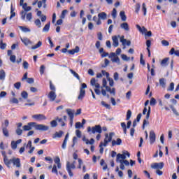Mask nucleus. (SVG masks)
<instances>
[{
  "mask_svg": "<svg viewBox=\"0 0 179 179\" xmlns=\"http://www.w3.org/2000/svg\"><path fill=\"white\" fill-rule=\"evenodd\" d=\"M90 85L91 86H93V87H95L94 90L96 94L98 96H100V94H102L104 96H107V92H106V90H104V87H107V80L106 78H103L101 87H100V84L97 83L95 78L91 80Z\"/></svg>",
  "mask_w": 179,
  "mask_h": 179,
  "instance_id": "nucleus-1",
  "label": "nucleus"
},
{
  "mask_svg": "<svg viewBox=\"0 0 179 179\" xmlns=\"http://www.w3.org/2000/svg\"><path fill=\"white\" fill-rule=\"evenodd\" d=\"M129 157L131 155L128 151H123L122 154H117L116 156V162L117 163H120V170H125V166H129V162L125 159Z\"/></svg>",
  "mask_w": 179,
  "mask_h": 179,
  "instance_id": "nucleus-2",
  "label": "nucleus"
},
{
  "mask_svg": "<svg viewBox=\"0 0 179 179\" xmlns=\"http://www.w3.org/2000/svg\"><path fill=\"white\" fill-rule=\"evenodd\" d=\"M24 131H31L34 128L36 131H48L50 127L44 124H38L34 122H29L27 125L23 126Z\"/></svg>",
  "mask_w": 179,
  "mask_h": 179,
  "instance_id": "nucleus-3",
  "label": "nucleus"
},
{
  "mask_svg": "<svg viewBox=\"0 0 179 179\" xmlns=\"http://www.w3.org/2000/svg\"><path fill=\"white\" fill-rule=\"evenodd\" d=\"M87 131L90 135H92V134H101V132H103V129H101V126H100V124L95 125L92 127H88Z\"/></svg>",
  "mask_w": 179,
  "mask_h": 179,
  "instance_id": "nucleus-4",
  "label": "nucleus"
},
{
  "mask_svg": "<svg viewBox=\"0 0 179 179\" xmlns=\"http://www.w3.org/2000/svg\"><path fill=\"white\" fill-rule=\"evenodd\" d=\"M66 169L67 173H69V176L73 177L72 169L75 170V169H76V166H75L73 164H71L69 162H67L66 164Z\"/></svg>",
  "mask_w": 179,
  "mask_h": 179,
  "instance_id": "nucleus-5",
  "label": "nucleus"
},
{
  "mask_svg": "<svg viewBox=\"0 0 179 179\" xmlns=\"http://www.w3.org/2000/svg\"><path fill=\"white\" fill-rule=\"evenodd\" d=\"M115 134L113 132H110L108 134H105V139L103 141V146L106 147L108 144V143L111 142L113 141V136H114Z\"/></svg>",
  "mask_w": 179,
  "mask_h": 179,
  "instance_id": "nucleus-6",
  "label": "nucleus"
},
{
  "mask_svg": "<svg viewBox=\"0 0 179 179\" xmlns=\"http://www.w3.org/2000/svg\"><path fill=\"white\" fill-rule=\"evenodd\" d=\"M163 167H164V163L163 162H156L151 165V169H154L155 170H162Z\"/></svg>",
  "mask_w": 179,
  "mask_h": 179,
  "instance_id": "nucleus-7",
  "label": "nucleus"
},
{
  "mask_svg": "<svg viewBox=\"0 0 179 179\" xmlns=\"http://www.w3.org/2000/svg\"><path fill=\"white\" fill-rule=\"evenodd\" d=\"M118 38H120V41H121V36L117 35V36H112L113 45L115 48H117L118 47V45H120V43L118 42Z\"/></svg>",
  "mask_w": 179,
  "mask_h": 179,
  "instance_id": "nucleus-8",
  "label": "nucleus"
},
{
  "mask_svg": "<svg viewBox=\"0 0 179 179\" xmlns=\"http://www.w3.org/2000/svg\"><path fill=\"white\" fill-rule=\"evenodd\" d=\"M32 118H34V120H36V121H44L47 120V117H45V115L43 114L34 115H32Z\"/></svg>",
  "mask_w": 179,
  "mask_h": 179,
  "instance_id": "nucleus-9",
  "label": "nucleus"
},
{
  "mask_svg": "<svg viewBox=\"0 0 179 179\" xmlns=\"http://www.w3.org/2000/svg\"><path fill=\"white\" fill-rule=\"evenodd\" d=\"M156 142V134L154 131H150V145H153L154 143Z\"/></svg>",
  "mask_w": 179,
  "mask_h": 179,
  "instance_id": "nucleus-10",
  "label": "nucleus"
},
{
  "mask_svg": "<svg viewBox=\"0 0 179 179\" xmlns=\"http://www.w3.org/2000/svg\"><path fill=\"white\" fill-rule=\"evenodd\" d=\"M48 98L50 101H55V99H57V94L54 91H50L48 94Z\"/></svg>",
  "mask_w": 179,
  "mask_h": 179,
  "instance_id": "nucleus-11",
  "label": "nucleus"
},
{
  "mask_svg": "<svg viewBox=\"0 0 179 179\" xmlns=\"http://www.w3.org/2000/svg\"><path fill=\"white\" fill-rule=\"evenodd\" d=\"M11 163H13V166H15L17 168L21 167V166H22L20 164V158L11 159Z\"/></svg>",
  "mask_w": 179,
  "mask_h": 179,
  "instance_id": "nucleus-12",
  "label": "nucleus"
},
{
  "mask_svg": "<svg viewBox=\"0 0 179 179\" xmlns=\"http://www.w3.org/2000/svg\"><path fill=\"white\" fill-rule=\"evenodd\" d=\"M21 41L24 44V45H28L29 44H33V42L30 41L28 38H20Z\"/></svg>",
  "mask_w": 179,
  "mask_h": 179,
  "instance_id": "nucleus-13",
  "label": "nucleus"
},
{
  "mask_svg": "<svg viewBox=\"0 0 179 179\" xmlns=\"http://www.w3.org/2000/svg\"><path fill=\"white\" fill-rule=\"evenodd\" d=\"M86 96V91L85 90L80 89V94L78 96V100H83V98Z\"/></svg>",
  "mask_w": 179,
  "mask_h": 179,
  "instance_id": "nucleus-14",
  "label": "nucleus"
},
{
  "mask_svg": "<svg viewBox=\"0 0 179 179\" xmlns=\"http://www.w3.org/2000/svg\"><path fill=\"white\" fill-rule=\"evenodd\" d=\"M120 27L125 31H129V25L127 22L122 23Z\"/></svg>",
  "mask_w": 179,
  "mask_h": 179,
  "instance_id": "nucleus-15",
  "label": "nucleus"
},
{
  "mask_svg": "<svg viewBox=\"0 0 179 179\" xmlns=\"http://www.w3.org/2000/svg\"><path fill=\"white\" fill-rule=\"evenodd\" d=\"M170 55H176L179 57V50H176L174 48H172L169 52Z\"/></svg>",
  "mask_w": 179,
  "mask_h": 179,
  "instance_id": "nucleus-16",
  "label": "nucleus"
},
{
  "mask_svg": "<svg viewBox=\"0 0 179 179\" xmlns=\"http://www.w3.org/2000/svg\"><path fill=\"white\" fill-rule=\"evenodd\" d=\"M55 164L57 166V169H60L62 167V165L61 164V159H59V157H56L54 160Z\"/></svg>",
  "mask_w": 179,
  "mask_h": 179,
  "instance_id": "nucleus-17",
  "label": "nucleus"
},
{
  "mask_svg": "<svg viewBox=\"0 0 179 179\" xmlns=\"http://www.w3.org/2000/svg\"><path fill=\"white\" fill-rule=\"evenodd\" d=\"M106 92H108L110 94H113V96H115V88H110L108 86L105 87Z\"/></svg>",
  "mask_w": 179,
  "mask_h": 179,
  "instance_id": "nucleus-18",
  "label": "nucleus"
},
{
  "mask_svg": "<svg viewBox=\"0 0 179 179\" xmlns=\"http://www.w3.org/2000/svg\"><path fill=\"white\" fill-rule=\"evenodd\" d=\"M66 113L68 114V115H69V118L71 119V118H73V114H74V113H75V110H72V109H71V108H68V109H66Z\"/></svg>",
  "mask_w": 179,
  "mask_h": 179,
  "instance_id": "nucleus-19",
  "label": "nucleus"
},
{
  "mask_svg": "<svg viewBox=\"0 0 179 179\" xmlns=\"http://www.w3.org/2000/svg\"><path fill=\"white\" fill-rule=\"evenodd\" d=\"M62 135H64V131H59V132L55 133L52 138L53 139H56V138H62Z\"/></svg>",
  "mask_w": 179,
  "mask_h": 179,
  "instance_id": "nucleus-20",
  "label": "nucleus"
},
{
  "mask_svg": "<svg viewBox=\"0 0 179 179\" xmlns=\"http://www.w3.org/2000/svg\"><path fill=\"white\" fill-rule=\"evenodd\" d=\"M16 16V13H15V8H13V4L10 5V20L13 19V17H15Z\"/></svg>",
  "mask_w": 179,
  "mask_h": 179,
  "instance_id": "nucleus-21",
  "label": "nucleus"
},
{
  "mask_svg": "<svg viewBox=\"0 0 179 179\" xmlns=\"http://www.w3.org/2000/svg\"><path fill=\"white\" fill-rule=\"evenodd\" d=\"M98 17L99 19H101L102 20H106V19H107V13H106L105 12H102L101 13L98 14Z\"/></svg>",
  "mask_w": 179,
  "mask_h": 179,
  "instance_id": "nucleus-22",
  "label": "nucleus"
},
{
  "mask_svg": "<svg viewBox=\"0 0 179 179\" xmlns=\"http://www.w3.org/2000/svg\"><path fill=\"white\" fill-rule=\"evenodd\" d=\"M121 143H122V140H121V138H117V141H112V146H115V145L120 146Z\"/></svg>",
  "mask_w": 179,
  "mask_h": 179,
  "instance_id": "nucleus-23",
  "label": "nucleus"
},
{
  "mask_svg": "<svg viewBox=\"0 0 179 179\" xmlns=\"http://www.w3.org/2000/svg\"><path fill=\"white\" fill-rule=\"evenodd\" d=\"M170 58L166 57L161 62L162 66H167L169 65L168 62Z\"/></svg>",
  "mask_w": 179,
  "mask_h": 179,
  "instance_id": "nucleus-24",
  "label": "nucleus"
},
{
  "mask_svg": "<svg viewBox=\"0 0 179 179\" xmlns=\"http://www.w3.org/2000/svg\"><path fill=\"white\" fill-rule=\"evenodd\" d=\"M3 162L6 166H7V167H10V163H12V159H8V157H5L3 158Z\"/></svg>",
  "mask_w": 179,
  "mask_h": 179,
  "instance_id": "nucleus-25",
  "label": "nucleus"
},
{
  "mask_svg": "<svg viewBox=\"0 0 179 179\" xmlns=\"http://www.w3.org/2000/svg\"><path fill=\"white\" fill-rule=\"evenodd\" d=\"M41 45H43V42H41V41H38V43L33 45L31 49L32 50H37V48H40V47H41Z\"/></svg>",
  "mask_w": 179,
  "mask_h": 179,
  "instance_id": "nucleus-26",
  "label": "nucleus"
},
{
  "mask_svg": "<svg viewBox=\"0 0 179 179\" xmlns=\"http://www.w3.org/2000/svg\"><path fill=\"white\" fill-rule=\"evenodd\" d=\"M19 29H20L23 33H30V31H31L30 29L23 26H20Z\"/></svg>",
  "mask_w": 179,
  "mask_h": 179,
  "instance_id": "nucleus-27",
  "label": "nucleus"
},
{
  "mask_svg": "<svg viewBox=\"0 0 179 179\" xmlns=\"http://www.w3.org/2000/svg\"><path fill=\"white\" fill-rule=\"evenodd\" d=\"M70 72L73 76L74 78H76L78 80H80V77L79 76V74H78V73H76L75 71L72 69H70Z\"/></svg>",
  "mask_w": 179,
  "mask_h": 179,
  "instance_id": "nucleus-28",
  "label": "nucleus"
},
{
  "mask_svg": "<svg viewBox=\"0 0 179 179\" xmlns=\"http://www.w3.org/2000/svg\"><path fill=\"white\" fill-rule=\"evenodd\" d=\"M22 9H24V10L25 12H30V10H31V6H27V3H24L22 7Z\"/></svg>",
  "mask_w": 179,
  "mask_h": 179,
  "instance_id": "nucleus-29",
  "label": "nucleus"
},
{
  "mask_svg": "<svg viewBox=\"0 0 179 179\" xmlns=\"http://www.w3.org/2000/svg\"><path fill=\"white\" fill-rule=\"evenodd\" d=\"M120 16L121 20H122V22L127 21V15H125V12L124 11H121L120 13Z\"/></svg>",
  "mask_w": 179,
  "mask_h": 179,
  "instance_id": "nucleus-30",
  "label": "nucleus"
},
{
  "mask_svg": "<svg viewBox=\"0 0 179 179\" xmlns=\"http://www.w3.org/2000/svg\"><path fill=\"white\" fill-rule=\"evenodd\" d=\"M34 24L38 27V29H41V21H40V19H36L34 21Z\"/></svg>",
  "mask_w": 179,
  "mask_h": 179,
  "instance_id": "nucleus-31",
  "label": "nucleus"
},
{
  "mask_svg": "<svg viewBox=\"0 0 179 179\" xmlns=\"http://www.w3.org/2000/svg\"><path fill=\"white\" fill-rule=\"evenodd\" d=\"M111 61L112 62H115L116 64H117V65H120V57H118V56H116L115 57L112 58Z\"/></svg>",
  "mask_w": 179,
  "mask_h": 179,
  "instance_id": "nucleus-32",
  "label": "nucleus"
},
{
  "mask_svg": "<svg viewBox=\"0 0 179 179\" xmlns=\"http://www.w3.org/2000/svg\"><path fill=\"white\" fill-rule=\"evenodd\" d=\"M50 31V22H48V24H46L45 25V27L43 29V33H47Z\"/></svg>",
  "mask_w": 179,
  "mask_h": 179,
  "instance_id": "nucleus-33",
  "label": "nucleus"
},
{
  "mask_svg": "<svg viewBox=\"0 0 179 179\" xmlns=\"http://www.w3.org/2000/svg\"><path fill=\"white\" fill-rule=\"evenodd\" d=\"M159 85L162 86V87H166V80L164 78H160Z\"/></svg>",
  "mask_w": 179,
  "mask_h": 179,
  "instance_id": "nucleus-34",
  "label": "nucleus"
},
{
  "mask_svg": "<svg viewBox=\"0 0 179 179\" xmlns=\"http://www.w3.org/2000/svg\"><path fill=\"white\" fill-rule=\"evenodd\" d=\"M120 43H122L123 47H125L127 45V39L124 38V36H122L120 37Z\"/></svg>",
  "mask_w": 179,
  "mask_h": 179,
  "instance_id": "nucleus-35",
  "label": "nucleus"
},
{
  "mask_svg": "<svg viewBox=\"0 0 179 179\" xmlns=\"http://www.w3.org/2000/svg\"><path fill=\"white\" fill-rule=\"evenodd\" d=\"M21 96L22 97V99H24V100H26L27 97H29V94H27V92L26 91H22L21 92Z\"/></svg>",
  "mask_w": 179,
  "mask_h": 179,
  "instance_id": "nucleus-36",
  "label": "nucleus"
},
{
  "mask_svg": "<svg viewBox=\"0 0 179 179\" xmlns=\"http://www.w3.org/2000/svg\"><path fill=\"white\" fill-rule=\"evenodd\" d=\"M76 129H80V128H83V124L80 123V122H77L75 125Z\"/></svg>",
  "mask_w": 179,
  "mask_h": 179,
  "instance_id": "nucleus-37",
  "label": "nucleus"
},
{
  "mask_svg": "<svg viewBox=\"0 0 179 179\" xmlns=\"http://www.w3.org/2000/svg\"><path fill=\"white\" fill-rule=\"evenodd\" d=\"M121 127L123 129V132L125 135H127V124H125V122H122L121 123Z\"/></svg>",
  "mask_w": 179,
  "mask_h": 179,
  "instance_id": "nucleus-38",
  "label": "nucleus"
},
{
  "mask_svg": "<svg viewBox=\"0 0 179 179\" xmlns=\"http://www.w3.org/2000/svg\"><path fill=\"white\" fill-rule=\"evenodd\" d=\"M26 19L28 20V22H31V19H33V14L31 13H29L26 15Z\"/></svg>",
  "mask_w": 179,
  "mask_h": 179,
  "instance_id": "nucleus-39",
  "label": "nucleus"
},
{
  "mask_svg": "<svg viewBox=\"0 0 179 179\" xmlns=\"http://www.w3.org/2000/svg\"><path fill=\"white\" fill-rule=\"evenodd\" d=\"M131 115H132V112L131 111V110H128L127 113V117H126L127 121H129Z\"/></svg>",
  "mask_w": 179,
  "mask_h": 179,
  "instance_id": "nucleus-40",
  "label": "nucleus"
},
{
  "mask_svg": "<svg viewBox=\"0 0 179 179\" xmlns=\"http://www.w3.org/2000/svg\"><path fill=\"white\" fill-rule=\"evenodd\" d=\"M3 134L4 136H9V131H8V129L6 127H3Z\"/></svg>",
  "mask_w": 179,
  "mask_h": 179,
  "instance_id": "nucleus-41",
  "label": "nucleus"
},
{
  "mask_svg": "<svg viewBox=\"0 0 179 179\" xmlns=\"http://www.w3.org/2000/svg\"><path fill=\"white\" fill-rule=\"evenodd\" d=\"M52 173L54 174H56V176H58V169H57V165H53V167L52 169Z\"/></svg>",
  "mask_w": 179,
  "mask_h": 179,
  "instance_id": "nucleus-42",
  "label": "nucleus"
},
{
  "mask_svg": "<svg viewBox=\"0 0 179 179\" xmlns=\"http://www.w3.org/2000/svg\"><path fill=\"white\" fill-rule=\"evenodd\" d=\"M142 10L143 12L144 16H146V12L148 10V9L146 8V3H143L142 4Z\"/></svg>",
  "mask_w": 179,
  "mask_h": 179,
  "instance_id": "nucleus-43",
  "label": "nucleus"
},
{
  "mask_svg": "<svg viewBox=\"0 0 179 179\" xmlns=\"http://www.w3.org/2000/svg\"><path fill=\"white\" fill-rule=\"evenodd\" d=\"M139 10H141V4L139 3H137L135 6L136 13H139Z\"/></svg>",
  "mask_w": 179,
  "mask_h": 179,
  "instance_id": "nucleus-44",
  "label": "nucleus"
},
{
  "mask_svg": "<svg viewBox=\"0 0 179 179\" xmlns=\"http://www.w3.org/2000/svg\"><path fill=\"white\" fill-rule=\"evenodd\" d=\"M10 103L12 104H19V100L16 98H12L10 99Z\"/></svg>",
  "mask_w": 179,
  "mask_h": 179,
  "instance_id": "nucleus-45",
  "label": "nucleus"
},
{
  "mask_svg": "<svg viewBox=\"0 0 179 179\" xmlns=\"http://www.w3.org/2000/svg\"><path fill=\"white\" fill-rule=\"evenodd\" d=\"M101 106H103V107H105L106 108H108V110H110V109L111 108V106H110L109 104L106 103L104 102V101H102L101 102Z\"/></svg>",
  "mask_w": 179,
  "mask_h": 179,
  "instance_id": "nucleus-46",
  "label": "nucleus"
},
{
  "mask_svg": "<svg viewBox=\"0 0 179 179\" xmlns=\"http://www.w3.org/2000/svg\"><path fill=\"white\" fill-rule=\"evenodd\" d=\"M0 79L1 80H3V79H5V71L3 70L0 71Z\"/></svg>",
  "mask_w": 179,
  "mask_h": 179,
  "instance_id": "nucleus-47",
  "label": "nucleus"
},
{
  "mask_svg": "<svg viewBox=\"0 0 179 179\" xmlns=\"http://www.w3.org/2000/svg\"><path fill=\"white\" fill-rule=\"evenodd\" d=\"M168 92H173L174 90V83H171L169 87L167 89Z\"/></svg>",
  "mask_w": 179,
  "mask_h": 179,
  "instance_id": "nucleus-48",
  "label": "nucleus"
},
{
  "mask_svg": "<svg viewBox=\"0 0 179 179\" xmlns=\"http://www.w3.org/2000/svg\"><path fill=\"white\" fill-rule=\"evenodd\" d=\"M66 13H68V10H64L62 12V14H61V19H65V16L66 15Z\"/></svg>",
  "mask_w": 179,
  "mask_h": 179,
  "instance_id": "nucleus-49",
  "label": "nucleus"
},
{
  "mask_svg": "<svg viewBox=\"0 0 179 179\" xmlns=\"http://www.w3.org/2000/svg\"><path fill=\"white\" fill-rule=\"evenodd\" d=\"M0 48L1 50H5L6 48V43H3L2 40L0 41Z\"/></svg>",
  "mask_w": 179,
  "mask_h": 179,
  "instance_id": "nucleus-50",
  "label": "nucleus"
},
{
  "mask_svg": "<svg viewBox=\"0 0 179 179\" xmlns=\"http://www.w3.org/2000/svg\"><path fill=\"white\" fill-rule=\"evenodd\" d=\"M104 65L102 66L103 68H106V66H108L110 64V60L108 59H104Z\"/></svg>",
  "mask_w": 179,
  "mask_h": 179,
  "instance_id": "nucleus-51",
  "label": "nucleus"
},
{
  "mask_svg": "<svg viewBox=\"0 0 179 179\" xmlns=\"http://www.w3.org/2000/svg\"><path fill=\"white\" fill-rule=\"evenodd\" d=\"M11 148L13 149V150L17 148V144H16L15 141L11 142Z\"/></svg>",
  "mask_w": 179,
  "mask_h": 179,
  "instance_id": "nucleus-52",
  "label": "nucleus"
},
{
  "mask_svg": "<svg viewBox=\"0 0 179 179\" xmlns=\"http://www.w3.org/2000/svg\"><path fill=\"white\" fill-rule=\"evenodd\" d=\"M76 135L77 138H82V131L79 129L76 130Z\"/></svg>",
  "mask_w": 179,
  "mask_h": 179,
  "instance_id": "nucleus-53",
  "label": "nucleus"
},
{
  "mask_svg": "<svg viewBox=\"0 0 179 179\" xmlns=\"http://www.w3.org/2000/svg\"><path fill=\"white\" fill-rule=\"evenodd\" d=\"M15 132L17 135L20 136L23 134V130L20 128H17V129L15 130Z\"/></svg>",
  "mask_w": 179,
  "mask_h": 179,
  "instance_id": "nucleus-54",
  "label": "nucleus"
},
{
  "mask_svg": "<svg viewBox=\"0 0 179 179\" xmlns=\"http://www.w3.org/2000/svg\"><path fill=\"white\" fill-rule=\"evenodd\" d=\"M103 146H104V144H103V142H101L100 144H99V148H100L99 152H100V153H103V152H104V148H103Z\"/></svg>",
  "mask_w": 179,
  "mask_h": 179,
  "instance_id": "nucleus-55",
  "label": "nucleus"
},
{
  "mask_svg": "<svg viewBox=\"0 0 179 179\" xmlns=\"http://www.w3.org/2000/svg\"><path fill=\"white\" fill-rule=\"evenodd\" d=\"M112 17H113V19H115V17H117V9H115V8L113 9Z\"/></svg>",
  "mask_w": 179,
  "mask_h": 179,
  "instance_id": "nucleus-56",
  "label": "nucleus"
},
{
  "mask_svg": "<svg viewBox=\"0 0 179 179\" xmlns=\"http://www.w3.org/2000/svg\"><path fill=\"white\" fill-rule=\"evenodd\" d=\"M56 120H57V121H58V122H59V124L62 127H65V122H64V121H62V118L57 117Z\"/></svg>",
  "mask_w": 179,
  "mask_h": 179,
  "instance_id": "nucleus-57",
  "label": "nucleus"
},
{
  "mask_svg": "<svg viewBox=\"0 0 179 179\" xmlns=\"http://www.w3.org/2000/svg\"><path fill=\"white\" fill-rule=\"evenodd\" d=\"M78 169H82V164H83V161L80 158L78 159Z\"/></svg>",
  "mask_w": 179,
  "mask_h": 179,
  "instance_id": "nucleus-58",
  "label": "nucleus"
},
{
  "mask_svg": "<svg viewBox=\"0 0 179 179\" xmlns=\"http://www.w3.org/2000/svg\"><path fill=\"white\" fill-rule=\"evenodd\" d=\"M50 125L52 128H55V127L58 125V124L57 123V120H52V122H50Z\"/></svg>",
  "mask_w": 179,
  "mask_h": 179,
  "instance_id": "nucleus-59",
  "label": "nucleus"
},
{
  "mask_svg": "<svg viewBox=\"0 0 179 179\" xmlns=\"http://www.w3.org/2000/svg\"><path fill=\"white\" fill-rule=\"evenodd\" d=\"M156 99L155 98H151L150 104V106H156Z\"/></svg>",
  "mask_w": 179,
  "mask_h": 179,
  "instance_id": "nucleus-60",
  "label": "nucleus"
},
{
  "mask_svg": "<svg viewBox=\"0 0 179 179\" xmlns=\"http://www.w3.org/2000/svg\"><path fill=\"white\" fill-rule=\"evenodd\" d=\"M31 143H31V141H29L28 143H27V144H26V143L24 144V146L27 149L28 148H32V147H31Z\"/></svg>",
  "mask_w": 179,
  "mask_h": 179,
  "instance_id": "nucleus-61",
  "label": "nucleus"
},
{
  "mask_svg": "<svg viewBox=\"0 0 179 179\" xmlns=\"http://www.w3.org/2000/svg\"><path fill=\"white\" fill-rule=\"evenodd\" d=\"M121 58L123 59V61H129L130 59L129 57H127V55H122Z\"/></svg>",
  "mask_w": 179,
  "mask_h": 179,
  "instance_id": "nucleus-62",
  "label": "nucleus"
},
{
  "mask_svg": "<svg viewBox=\"0 0 179 179\" xmlns=\"http://www.w3.org/2000/svg\"><path fill=\"white\" fill-rule=\"evenodd\" d=\"M20 86H21L20 82H17L14 84V87H15V89H17V90H19V89H20Z\"/></svg>",
  "mask_w": 179,
  "mask_h": 179,
  "instance_id": "nucleus-63",
  "label": "nucleus"
},
{
  "mask_svg": "<svg viewBox=\"0 0 179 179\" xmlns=\"http://www.w3.org/2000/svg\"><path fill=\"white\" fill-rule=\"evenodd\" d=\"M50 89L52 90V92H55V86L52 85V83L50 82Z\"/></svg>",
  "mask_w": 179,
  "mask_h": 179,
  "instance_id": "nucleus-64",
  "label": "nucleus"
}]
</instances>
